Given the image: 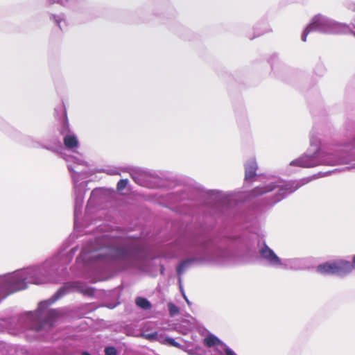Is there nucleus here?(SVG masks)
<instances>
[{
    "instance_id": "nucleus-7",
    "label": "nucleus",
    "mask_w": 355,
    "mask_h": 355,
    "mask_svg": "<svg viewBox=\"0 0 355 355\" xmlns=\"http://www.w3.org/2000/svg\"><path fill=\"white\" fill-rule=\"evenodd\" d=\"M13 291H17L25 289L26 284L24 279H19L16 277H12L10 280Z\"/></svg>"
},
{
    "instance_id": "nucleus-14",
    "label": "nucleus",
    "mask_w": 355,
    "mask_h": 355,
    "mask_svg": "<svg viewBox=\"0 0 355 355\" xmlns=\"http://www.w3.org/2000/svg\"><path fill=\"white\" fill-rule=\"evenodd\" d=\"M80 291L84 295H93L94 294V289L87 286H81Z\"/></svg>"
},
{
    "instance_id": "nucleus-22",
    "label": "nucleus",
    "mask_w": 355,
    "mask_h": 355,
    "mask_svg": "<svg viewBox=\"0 0 355 355\" xmlns=\"http://www.w3.org/2000/svg\"><path fill=\"white\" fill-rule=\"evenodd\" d=\"M55 313H56V311H54V310H52V311H49V315H50L51 316H55Z\"/></svg>"
},
{
    "instance_id": "nucleus-21",
    "label": "nucleus",
    "mask_w": 355,
    "mask_h": 355,
    "mask_svg": "<svg viewBox=\"0 0 355 355\" xmlns=\"http://www.w3.org/2000/svg\"><path fill=\"white\" fill-rule=\"evenodd\" d=\"M225 352L226 355H236L235 353L228 347L225 349Z\"/></svg>"
},
{
    "instance_id": "nucleus-8",
    "label": "nucleus",
    "mask_w": 355,
    "mask_h": 355,
    "mask_svg": "<svg viewBox=\"0 0 355 355\" xmlns=\"http://www.w3.org/2000/svg\"><path fill=\"white\" fill-rule=\"evenodd\" d=\"M320 26V24L318 21H314L313 22H312L311 24H309L306 28L305 30L304 31L303 33H302V40L303 42H306V37H307V35H309V33L313 31V30H315L317 28H318Z\"/></svg>"
},
{
    "instance_id": "nucleus-3",
    "label": "nucleus",
    "mask_w": 355,
    "mask_h": 355,
    "mask_svg": "<svg viewBox=\"0 0 355 355\" xmlns=\"http://www.w3.org/2000/svg\"><path fill=\"white\" fill-rule=\"evenodd\" d=\"M261 257L267 260L270 264L275 266L282 265L280 259L275 254V252L266 245L260 250Z\"/></svg>"
},
{
    "instance_id": "nucleus-23",
    "label": "nucleus",
    "mask_w": 355,
    "mask_h": 355,
    "mask_svg": "<svg viewBox=\"0 0 355 355\" xmlns=\"http://www.w3.org/2000/svg\"><path fill=\"white\" fill-rule=\"evenodd\" d=\"M351 264L353 265V269L355 268V255L353 257L352 262L351 263Z\"/></svg>"
},
{
    "instance_id": "nucleus-26",
    "label": "nucleus",
    "mask_w": 355,
    "mask_h": 355,
    "mask_svg": "<svg viewBox=\"0 0 355 355\" xmlns=\"http://www.w3.org/2000/svg\"><path fill=\"white\" fill-rule=\"evenodd\" d=\"M65 125H66L67 128H68V123H67V122L65 123Z\"/></svg>"
},
{
    "instance_id": "nucleus-10",
    "label": "nucleus",
    "mask_w": 355,
    "mask_h": 355,
    "mask_svg": "<svg viewBox=\"0 0 355 355\" xmlns=\"http://www.w3.org/2000/svg\"><path fill=\"white\" fill-rule=\"evenodd\" d=\"M220 343V340L218 338L214 336V335H209L204 340V344L208 347H211L216 345H218Z\"/></svg>"
},
{
    "instance_id": "nucleus-18",
    "label": "nucleus",
    "mask_w": 355,
    "mask_h": 355,
    "mask_svg": "<svg viewBox=\"0 0 355 355\" xmlns=\"http://www.w3.org/2000/svg\"><path fill=\"white\" fill-rule=\"evenodd\" d=\"M63 294H64V290L60 289L58 291V293H56V295L55 296V298L51 302L48 301V302H41L40 305H42L43 304H46V303H47L48 304H50L54 302L58 299H59Z\"/></svg>"
},
{
    "instance_id": "nucleus-12",
    "label": "nucleus",
    "mask_w": 355,
    "mask_h": 355,
    "mask_svg": "<svg viewBox=\"0 0 355 355\" xmlns=\"http://www.w3.org/2000/svg\"><path fill=\"white\" fill-rule=\"evenodd\" d=\"M189 260H185L180 262L176 268L178 275H181L184 271L185 268L189 265Z\"/></svg>"
},
{
    "instance_id": "nucleus-13",
    "label": "nucleus",
    "mask_w": 355,
    "mask_h": 355,
    "mask_svg": "<svg viewBox=\"0 0 355 355\" xmlns=\"http://www.w3.org/2000/svg\"><path fill=\"white\" fill-rule=\"evenodd\" d=\"M141 337L150 341H153L157 339L158 334L157 332H153L151 334H141Z\"/></svg>"
},
{
    "instance_id": "nucleus-6",
    "label": "nucleus",
    "mask_w": 355,
    "mask_h": 355,
    "mask_svg": "<svg viewBox=\"0 0 355 355\" xmlns=\"http://www.w3.org/2000/svg\"><path fill=\"white\" fill-rule=\"evenodd\" d=\"M64 144L67 148H74L78 147V141L75 135H67L64 138Z\"/></svg>"
},
{
    "instance_id": "nucleus-17",
    "label": "nucleus",
    "mask_w": 355,
    "mask_h": 355,
    "mask_svg": "<svg viewBox=\"0 0 355 355\" xmlns=\"http://www.w3.org/2000/svg\"><path fill=\"white\" fill-rule=\"evenodd\" d=\"M127 184H128V180H124V179L120 180L117 183V186H116L117 190L122 191L123 189H125L126 187Z\"/></svg>"
},
{
    "instance_id": "nucleus-1",
    "label": "nucleus",
    "mask_w": 355,
    "mask_h": 355,
    "mask_svg": "<svg viewBox=\"0 0 355 355\" xmlns=\"http://www.w3.org/2000/svg\"><path fill=\"white\" fill-rule=\"evenodd\" d=\"M353 270V265L350 261L345 260H337L325 262L317 267V272L322 275H344Z\"/></svg>"
},
{
    "instance_id": "nucleus-19",
    "label": "nucleus",
    "mask_w": 355,
    "mask_h": 355,
    "mask_svg": "<svg viewBox=\"0 0 355 355\" xmlns=\"http://www.w3.org/2000/svg\"><path fill=\"white\" fill-rule=\"evenodd\" d=\"M105 355H116V350L114 347H108L105 349Z\"/></svg>"
},
{
    "instance_id": "nucleus-15",
    "label": "nucleus",
    "mask_w": 355,
    "mask_h": 355,
    "mask_svg": "<svg viewBox=\"0 0 355 355\" xmlns=\"http://www.w3.org/2000/svg\"><path fill=\"white\" fill-rule=\"evenodd\" d=\"M298 188V186L293 187L290 184H285L281 190L283 191L284 193H292L295 191Z\"/></svg>"
},
{
    "instance_id": "nucleus-5",
    "label": "nucleus",
    "mask_w": 355,
    "mask_h": 355,
    "mask_svg": "<svg viewBox=\"0 0 355 355\" xmlns=\"http://www.w3.org/2000/svg\"><path fill=\"white\" fill-rule=\"evenodd\" d=\"M275 189V186L269 184L263 187H257L250 191V196L252 197H257L265 193L270 192Z\"/></svg>"
},
{
    "instance_id": "nucleus-4",
    "label": "nucleus",
    "mask_w": 355,
    "mask_h": 355,
    "mask_svg": "<svg viewBox=\"0 0 355 355\" xmlns=\"http://www.w3.org/2000/svg\"><path fill=\"white\" fill-rule=\"evenodd\" d=\"M257 164L254 159H251L245 165V179L249 180L257 174Z\"/></svg>"
},
{
    "instance_id": "nucleus-2",
    "label": "nucleus",
    "mask_w": 355,
    "mask_h": 355,
    "mask_svg": "<svg viewBox=\"0 0 355 355\" xmlns=\"http://www.w3.org/2000/svg\"><path fill=\"white\" fill-rule=\"evenodd\" d=\"M104 253H100L97 258L106 260H125L132 255V250L129 248H105Z\"/></svg>"
},
{
    "instance_id": "nucleus-20",
    "label": "nucleus",
    "mask_w": 355,
    "mask_h": 355,
    "mask_svg": "<svg viewBox=\"0 0 355 355\" xmlns=\"http://www.w3.org/2000/svg\"><path fill=\"white\" fill-rule=\"evenodd\" d=\"M166 342H167L169 345H172V346H174V347H177V346H178V343H177L174 339H173V338H167L166 339Z\"/></svg>"
},
{
    "instance_id": "nucleus-16",
    "label": "nucleus",
    "mask_w": 355,
    "mask_h": 355,
    "mask_svg": "<svg viewBox=\"0 0 355 355\" xmlns=\"http://www.w3.org/2000/svg\"><path fill=\"white\" fill-rule=\"evenodd\" d=\"M168 310L171 315L178 314L179 313V309L173 303H168Z\"/></svg>"
},
{
    "instance_id": "nucleus-25",
    "label": "nucleus",
    "mask_w": 355,
    "mask_h": 355,
    "mask_svg": "<svg viewBox=\"0 0 355 355\" xmlns=\"http://www.w3.org/2000/svg\"><path fill=\"white\" fill-rule=\"evenodd\" d=\"M82 355H90L88 352H83Z\"/></svg>"
},
{
    "instance_id": "nucleus-9",
    "label": "nucleus",
    "mask_w": 355,
    "mask_h": 355,
    "mask_svg": "<svg viewBox=\"0 0 355 355\" xmlns=\"http://www.w3.org/2000/svg\"><path fill=\"white\" fill-rule=\"evenodd\" d=\"M136 304L145 310L150 309L151 308V304L150 302L146 298L138 297L136 298L135 300Z\"/></svg>"
},
{
    "instance_id": "nucleus-11",
    "label": "nucleus",
    "mask_w": 355,
    "mask_h": 355,
    "mask_svg": "<svg viewBox=\"0 0 355 355\" xmlns=\"http://www.w3.org/2000/svg\"><path fill=\"white\" fill-rule=\"evenodd\" d=\"M291 165L300 166V167H309V165L306 163V159L304 157H301L300 159L292 161L291 162Z\"/></svg>"
},
{
    "instance_id": "nucleus-24",
    "label": "nucleus",
    "mask_w": 355,
    "mask_h": 355,
    "mask_svg": "<svg viewBox=\"0 0 355 355\" xmlns=\"http://www.w3.org/2000/svg\"><path fill=\"white\" fill-rule=\"evenodd\" d=\"M33 284H42L43 282H41V281H34L33 282Z\"/></svg>"
}]
</instances>
